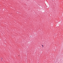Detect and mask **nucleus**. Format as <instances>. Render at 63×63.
Instances as JSON below:
<instances>
[{
	"mask_svg": "<svg viewBox=\"0 0 63 63\" xmlns=\"http://www.w3.org/2000/svg\"><path fill=\"white\" fill-rule=\"evenodd\" d=\"M42 46L43 47H44V46H43V45H42Z\"/></svg>",
	"mask_w": 63,
	"mask_h": 63,
	"instance_id": "f257e3e1",
	"label": "nucleus"
},
{
	"mask_svg": "<svg viewBox=\"0 0 63 63\" xmlns=\"http://www.w3.org/2000/svg\"><path fill=\"white\" fill-rule=\"evenodd\" d=\"M1 61H2V60H1Z\"/></svg>",
	"mask_w": 63,
	"mask_h": 63,
	"instance_id": "f03ea898",
	"label": "nucleus"
},
{
	"mask_svg": "<svg viewBox=\"0 0 63 63\" xmlns=\"http://www.w3.org/2000/svg\"><path fill=\"white\" fill-rule=\"evenodd\" d=\"M1 59H2V58H1Z\"/></svg>",
	"mask_w": 63,
	"mask_h": 63,
	"instance_id": "7ed1b4c3",
	"label": "nucleus"
}]
</instances>
